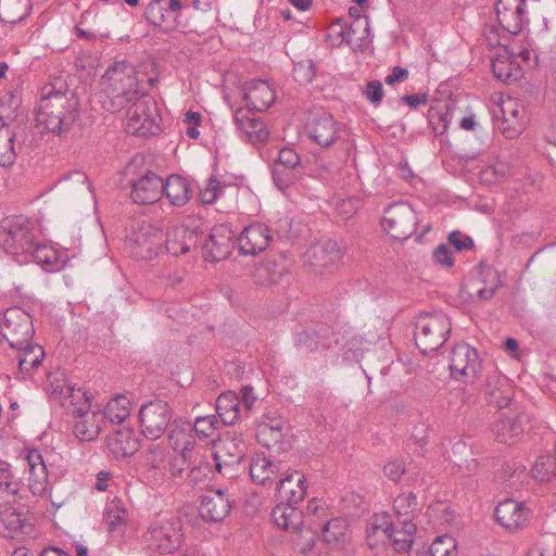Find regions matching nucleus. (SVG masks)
<instances>
[{"label":"nucleus","mask_w":556,"mask_h":556,"mask_svg":"<svg viewBox=\"0 0 556 556\" xmlns=\"http://www.w3.org/2000/svg\"><path fill=\"white\" fill-rule=\"evenodd\" d=\"M496 128L507 139L517 138L527 127L528 113L523 103L507 97L502 99L498 110L494 111Z\"/></svg>","instance_id":"1a4fd4ad"},{"label":"nucleus","mask_w":556,"mask_h":556,"mask_svg":"<svg viewBox=\"0 0 556 556\" xmlns=\"http://www.w3.org/2000/svg\"><path fill=\"white\" fill-rule=\"evenodd\" d=\"M163 232L150 223L142 222L129 241L136 257L148 260L163 251Z\"/></svg>","instance_id":"ddd939ff"},{"label":"nucleus","mask_w":556,"mask_h":556,"mask_svg":"<svg viewBox=\"0 0 556 556\" xmlns=\"http://www.w3.org/2000/svg\"><path fill=\"white\" fill-rule=\"evenodd\" d=\"M245 452L247 443L242 434L227 431L214 445L216 470L228 479L237 477Z\"/></svg>","instance_id":"423d86ee"},{"label":"nucleus","mask_w":556,"mask_h":556,"mask_svg":"<svg viewBox=\"0 0 556 556\" xmlns=\"http://www.w3.org/2000/svg\"><path fill=\"white\" fill-rule=\"evenodd\" d=\"M531 476L539 482H548L556 477V456L541 455L531 467Z\"/></svg>","instance_id":"49530a36"},{"label":"nucleus","mask_w":556,"mask_h":556,"mask_svg":"<svg viewBox=\"0 0 556 556\" xmlns=\"http://www.w3.org/2000/svg\"><path fill=\"white\" fill-rule=\"evenodd\" d=\"M102 85L113 98L116 109L132 102L126 111L124 124L128 134L146 137L160 131L156 102L139 89L132 66L118 62L109 67L102 76Z\"/></svg>","instance_id":"f257e3e1"},{"label":"nucleus","mask_w":556,"mask_h":556,"mask_svg":"<svg viewBox=\"0 0 556 556\" xmlns=\"http://www.w3.org/2000/svg\"><path fill=\"white\" fill-rule=\"evenodd\" d=\"M233 500L224 489H210L202 496L200 515L212 522L223 521L230 513Z\"/></svg>","instance_id":"f3484780"},{"label":"nucleus","mask_w":556,"mask_h":556,"mask_svg":"<svg viewBox=\"0 0 556 556\" xmlns=\"http://www.w3.org/2000/svg\"><path fill=\"white\" fill-rule=\"evenodd\" d=\"M514 394L510 380L497 372H493L484 384V396L489 405L497 408L507 407Z\"/></svg>","instance_id":"b1692460"},{"label":"nucleus","mask_w":556,"mask_h":556,"mask_svg":"<svg viewBox=\"0 0 556 556\" xmlns=\"http://www.w3.org/2000/svg\"><path fill=\"white\" fill-rule=\"evenodd\" d=\"M495 10L501 27L513 35L519 34L529 21L527 0H497Z\"/></svg>","instance_id":"4468645a"},{"label":"nucleus","mask_w":556,"mask_h":556,"mask_svg":"<svg viewBox=\"0 0 556 556\" xmlns=\"http://www.w3.org/2000/svg\"><path fill=\"white\" fill-rule=\"evenodd\" d=\"M0 522L8 529L10 536L18 533H29L31 527L20 514L9 510L0 515Z\"/></svg>","instance_id":"8fccbe9b"},{"label":"nucleus","mask_w":556,"mask_h":556,"mask_svg":"<svg viewBox=\"0 0 556 556\" xmlns=\"http://www.w3.org/2000/svg\"><path fill=\"white\" fill-rule=\"evenodd\" d=\"M101 414L105 416V424H122L130 415V401L124 395L113 397Z\"/></svg>","instance_id":"c03bdc74"},{"label":"nucleus","mask_w":556,"mask_h":556,"mask_svg":"<svg viewBox=\"0 0 556 556\" xmlns=\"http://www.w3.org/2000/svg\"><path fill=\"white\" fill-rule=\"evenodd\" d=\"M305 174V169L295 170L281 165H274L271 169L275 186L283 193L294 187Z\"/></svg>","instance_id":"37998d69"},{"label":"nucleus","mask_w":556,"mask_h":556,"mask_svg":"<svg viewBox=\"0 0 556 556\" xmlns=\"http://www.w3.org/2000/svg\"><path fill=\"white\" fill-rule=\"evenodd\" d=\"M481 369L478 352L465 342L453 346L450 354V370L455 379L473 382Z\"/></svg>","instance_id":"f8f14e48"},{"label":"nucleus","mask_w":556,"mask_h":556,"mask_svg":"<svg viewBox=\"0 0 556 556\" xmlns=\"http://www.w3.org/2000/svg\"><path fill=\"white\" fill-rule=\"evenodd\" d=\"M225 184L220 182L216 177H210L200 189V199L204 204L214 203L224 192Z\"/></svg>","instance_id":"5fc2aeb1"},{"label":"nucleus","mask_w":556,"mask_h":556,"mask_svg":"<svg viewBox=\"0 0 556 556\" xmlns=\"http://www.w3.org/2000/svg\"><path fill=\"white\" fill-rule=\"evenodd\" d=\"M384 475L392 481H399L401 477L406 472L402 462L394 460L388 463L383 468Z\"/></svg>","instance_id":"69168bd1"},{"label":"nucleus","mask_w":556,"mask_h":556,"mask_svg":"<svg viewBox=\"0 0 556 556\" xmlns=\"http://www.w3.org/2000/svg\"><path fill=\"white\" fill-rule=\"evenodd\" d=\"M505 473L507 486L515 491H518L529 478L526 466L516 463L508 465Z\"/></svg>","instance_id":"6e6d98bb"},{"label":"nucleus","mask_w":556,"mask_h":556,"mask_svg":"<svg viewBox=\"0 0 556 556\" xmlns=\"http://www.w3.org/2000/svg\"><path fill=\"white\" fill-rule=\"evenodd\" d=\"M448 317L442 312L422 313L416 323L415 342L422 354L438 351L451 332Z\"/></svg>","instance_id":"20e7f679"},{"label":"nucleus","mask_w":556,"mask_h":556,"mask_svg":"<svg viewBox=\"0 0 556 556\" xmlns=\"http://www.w3.org/2000/svg\"><path fill=\"white\" fill-rule=\"evenodd\" d=\"M31 10L30 0H0V20L15 24L24 20Z\"/></svg>","instance_id":"a19ab883"},{"label":"nucleus","mask_w":556,"mask_h":556,"mask_svg":"<svg viewBox=\"0 0 556 556\" xmlns=\"http://www.w3.org/2000/svg\"><path fill=\"white\" fill-rule=\"evenodd\" d=\"M306 479L299 471L287 473L279 480L276 488L280 502L289 504L300 503L306 494Z\"/></svg>","instance_id":"c85d7f7f"},{"label":"nucleus","mask_w":556,"mask_h":556,"mask_svg":"<svg viewBox=\"0 0 556 556\" xmlns=\"http://www.w3.org/2000/svg\"><path fill=\"white\" fill-rule=\"evenodd\" d=\"M346 531V522L343 519H331L323 526V539L327 544L338 543Z\"/></svg>","instance_id":"864d4df0"},{"label":"nucleus","mask_w":556,"mask_h":556,"mask_svg":"<svg viewBox=\"0 0 556 556\" xmlns=\"http://www.w3.org/2000/svg\"><path fill=\"white\" fill-rule=\"evenodd\" d=\"M34 261L40 265L52 266L56 264L58 253L56 251L47 244H40L36 240L31 243V249L26 252Z\"/></svg>","instance_id":"3c124183"},{"label":"nucleus","mask_w":556,"mask_h":556,"mask_svg":"<svg viewBox=\"0 0 556 556\" xmlns=\"http://www.w3.org/2000/svg\"><path fill=\"white\" fill-rule=\"evenodd\" d=\"M491 67L494 76L505 84L517 81L521 76L519 64L507 51L494 56Z\"/></svg>","instance_id":"72a5a7b5"},{"label":"nucleus","mask_w":556,"mask_h":556,"mask_svg":"<svg viewBox=\"0 0 556 556\" xmlns=\"http://www.w3.org/2000/svg\"><path fill=\"white\" fill-rule=\"evenodd\" d=\"M163 179L153 172H148L132 184L131 198L140 205L153 204L163 195Z\"/></svg>","instance_id":"5701e85b"},{"label":"nucleus","mask_w":556,"mask_h":556,"mask_svg":"<svg viewBox=\"0 0 556 556\" xmlns=\"http://www.w3.org/2000/svg\"><path fill=\"white\" fill-rule=\"evenodd\" d=\"M309 138L323 148H329L339 138V125L329 114L314 116L306 126Z\"/></svg>","instance_id":"4be33fe9"},{"label":"nucleus","mask_w":556,"mask_h":556,"mask_svg":"<svg viewBox=\"0 0 556 556\" xmlns=\"http://www.w3.org/2000/svg\"><path fill=\"white\" fill-rule=\"evenodd\" d=\"M143 538L149 549L160 554H173L184 542L182 522L177 517L154 520Z\"/></svg>","instance_id":"39448f33"},{"label":"nucleus","mask_w":556,"mask_h":556,"mask_svg":"<svg viewBox=\"0 0 556 556\" xmlns=\"http://www.w3.org/2000/svg\"><path fill=\"white\" fill-rule=\"evenodd\" d=\"M198 241L199 233L195 227L175 225L166 233L163 250L165 249L168 253L177 256L195 248Z\"/></svg>","instance_id":"412c9836"},{"label":"nucleus","mask_w":556,"mask_h":556,"mask_svg":"<svg viewBox=\"0 0 556 556\" xmlns=\"http://www.w3.org/2000/svg\"><path fill=\"white\" fill-rule=\"evenodd\" d=\"M163 194L176 206L185 205L191 198V190L188 181L178 175H172L164 182Z\"/></svg>","instance_id":"e433bc0d"},{"label":"nucleus","mask_w":556,"mask_h":556,"mask_svg":"<svg viewBox=\"0 0 556 556\" xmlns=\"http://www.w3.org/2000/svg\"><path fill=\"white\" fill-rule=\"evenodd\" d=\"M448 242L457 250H470L473 247V241L470 237L463 235L459 231H453L448 236Z\"/></svg>","instance_id":"0e129e2a"},{"label":"nucleus","mask_w":556,"mask_h":556,"mask_svg":"<svg viewBox=\"0 0 556 556\" xmlns=\"http://www.w3.org/2000/svg\"><path fill=\"white\" fill-rule=\"evenodd\" d=\"M25 460L28 467V488L34 495H41L48 485V470L41 453L31 450Z\"/></svg>","instance_id":"c756f323"},{"label":"nucleus","mask_w":556,"mask_h":556,"mask_svg":"<svg viewBox=\"0 0 556 556\" xmlns=\"http://www.w3.org/2000/svg\"><path fill=\"white\" fill-rule=\"evenodd\" d=\"M104 427L105 416L101 414V410L88 408L73 417V433L80 441L96 440Z\"/></svg>","instance_id":"aec40b11"},{"label":"nucleus","mask_w":556,"mask_h":556,"mask_svg":"<svg viewBox=\"0 0 556 556\" xmlns=\"http://www.w3.org/2000/svg\"><path fill=\"white\" fill-rule=\"evenodd\" d=\"M35 240L30 220L23 215L9 216L0 223V247L11 255L26 254Z\"/></svg>","instance_id":"0eeeda50"},{"label":"nucleus","mask_w":556,"mask_h":556,"mask_svg":"<svg viewBox=\"0 0 556 556\" xmlns=\"http://www.w3.org/2000/svg\"><path fill=\"white\" fill-rule=\"evenodd\" d=\"M216 416L225 426L233 425L240 416V400L233 392L220 394L216 400Z\"/></svg>","instance_id":"c9c22d12"},{"label":"nucleus","mask_w":556,"mask_h":556,"mask_svg":"<svg viewBox=\"0 0 556 556\" xmlns=\"http://www.w3.org/2000/svg\"><path fill=\"white\" fill-rule=\"evenodd\" d=\"M418 508V503L415 494H401L393 502V509L395 511L396 517L401 521H410L415 517V514Z\"/></svg>","instance_id":"de8ad7c7"},{"label":"nucleus","mask_w":556,"mask_h":556,"mask_svg":"<svg viewBox=\"0 0 556 556\" xmlns=\"http://www.w3.org/2000/svg\"><path fill=\"white\" fill-rule=\"evenodd\" d=\"M251 110V108L238 109L235 113L233 119L237 129L245 137V139L251 143H256L267 139L268 130L264 123Z\"/></svg>","instance_id":"393cba45"},{"label":"nucleus","mask_w":556,"mask_h":556,"mask_svg":"<svg viewBox=\"0 0 556 556\" xmlns=\"http://www.w3.org/2000/svg\"><path fill=\"white\" fill-rule=\"evenodd\" d=\"M219 419L215 415L198 417L193 425L189 421H180V433L194 431L200 439H206L214 434L219 428Z\"/></svg>","instance_id":"79ce46f5"},{"label":"nucleus","mask_w":556,"mask_h":556,"mask_svg":"<svg viewBox=\"0 0 556 556\" xmlns=\"http://www.w3.org/2000/svg\"><path fill=\"white\" fill-rule=\"evenodd\" d=\"M270 241V230L262 223H253L249 225L238 237L240 252L245 255H256L265 251Z\"/></svg>","instance_id":"6ab92c4d"},{"label":"nucleus","mask_w":556,"mask_h":556,"mask_svg":"<svg viewBox=\"0 0 556 556\" xmlns=\"http://www.w3.org/2000/svg\"><path fill=\"white\" fill-rule=\"evenodd\" d=\"M294 505L280 502L273 508L271 519L279 529L296 534L300 533L294 541V546L298 552L306 554L314 547L315 533L309 529L302 530L303 515Z\"/></svg>","instance_id":"6e6552de"},{"label":"nucleus","mask_w":556,"mask_h":556,"mask_svg":"<svg viewBox=\"0 0 556 556\" xmlns=\"http://www.w3.org/2000/svg\"><path fill=\"white\" fill-rule=\"evenodd\" d=\"M64 181H72L77 185L81 192H91L90 186L87 184L88 178L81 172H73L64 178Z\"/></svg>","instance_id":"338daca9"},{"label":"nucleus","mask_w":556,"mask_h":556,"mask_svg":"<svg viewBox=\"0 0 556 556\" xmlns=\"http://www.w3.org/2000/svg\"><path fill=\"white\" fill-rule=\"evenodd\" d=\"M18 148L15 129L0 119V166L12 165L16 159Z\"/></svg>","instance_id":"f704fd0d"},{"label":"nucleus","mask_w":556,"mask_h":556,"mask_svg":"<svg viewBox=\"0 0 556 556\" xmlns=\"http://www.w3.org/2000/svg\"><path fill=\"white\" fill-rule=\"evenodd\" d=\"M78 118V100L74 92L66 89L50 88L40 98L36 111L37 126L53 135L68 132Z\"/></svg>","instance_id":"f03ea898"},{"label":"nucleus","mask_w":556,"mask_h":556,"mask_svg":"<svg viewBox=\"0 0 556 556\" xmlns=\"http://www.w3.org/2000/svg\"><path fill=\"white\" fill-rule=\"evenodd\" d=\"M1 333L10 348L25 345L35 333L30 315L20 306L8 308L3 314Z\"/></svg>","instance_id":"9d476101"},{"label":"nucleus","mask_w":556,"mask_h":556,"mask_svg":"<svg viewBox=\"0 0 556 556\" xmlns=\"http://www.w3.org/2000/svg\"><path fill=\"white\" fill-rule=\"evenodd\" d=\"M232 230L227 225H217L212 228L208 238L203 245L205 261L217 262L225 260L233 247Z\"/></svg>","instance_id":"a211bd4d"},{"label":"nucleus","mask_w":556,"mask_h":556,"mask_svg":"<svg viewBox=\"0 0 556 556\" xmlns=\"http://www.w3.org/2000/svg\"><path fill=\"white\" fill-rule=\"evenodd\" d=\"M431 556H457V544L448 534L437 536L430 546Z\"/></svg>","instance_id":"603ef678"},{"label":"nucleus","mask_w":556,"mask_h":556,"mask_svg":"<svg viewBox=\"0 0 556 556\" xmlns=\"http://www.w3.org/2000/svg\"><path fill=\"white\" fill-rule=\"evenodd\" d=\"M530 508L523 502L506 498L495 508L496 521L508 531L520 530L529 523Z\"/></svg>","instance_id":"dca6fc26"},{"label":"nucleus","mask_w":556,"mask_h":556,"mask_svg":"<svg viewBox=\"0 0 556 556\" xmlns=\"http://www.w3.org/2000/svg\"><path fill=\"white\" fill-rule=\"evenodd\" d=\"M364 93L372 104H379L383 97L382 84L379 80H370L366 85Z\"/></svg>","instance_id":"e2e57ef3"},{"label":"nucleus","mask_w":556,"mask_h":556,"mask_svg":"<svg viewBox=\"0 0 556 556\" xmlns=\"http://www.w3.org/2000/svg\"><path fill=\"white\" fill-rule=\"evenodd\" d=\"M54 396H58L61 405L67 413L74 417L90 408V399L87 392L81 388H75L72 384H63L53 390Z\"/></svg>","instance_id":"cd10ccee"},{"label":"nucleus","mask_w":556,"mask_h":556,"mask_svg":"<svg viewBox=\"0 0 556 556\" xmlns=\"http://www.w3.org/2000/svg\"><path fill=\"white\" fill-rule=\"evenodd\" d=\"M401 529H395L392 526V533L387 542H390L396 552L404 553L410 548L414 542L416 526L410 521H401Z\"/></svg>","instance_id":"a18cd8bd"},{"label":"nucleus","mask_w":556,"mask_h":556,"mask_svg":"<svg viewBox=\"0 0 556 556\" xmlns=\"http://www.w3.org/2000/svg\"><path fill=\"white\" fill-rule=\"evenodd\" d=\"M18 491V483L11 478L0 481V506L13 504Z\"/></svg>","instance_id":"052dcab7"},{"label":"nucleus","mask_w":556,"mask_h":556,"mask_svg":"<svg viewBox=\"0 0 556 556\" xmlns=\"http://www.w3.org/2000/svg\"><path fill=\"white\" fill-rule=\"evenodd\" d=\"M528 421L527 414L519 409H511L498 415L493 424L492 432L498 442L513 443L525 433Z\"/></svg>","instance_id":"2eb2a0df"},{"label":"nucleus","mask_w":556,"mask_h":556,"mask_svg":"<svg viewBox=\"0 0 556 556\" xmlns=\"http://www.w3.org/2000/svg\"><path fill=\"white\" fill-rule=\"evenodd\" d=\"M274 165H281L287 168H295V170L305 169V165L301 156L292 148H282Z\"/></svg>","instance_id":"4d7b16f0"},{"label":"nucleus","mask_w":556,"mask_h":556,"mask_svg":"<svg viewBox=\"0 0 556 556\" xmlns=\"http://www.w3.org/2000/svg\"><path fill=\"white\" fill-rule=\"evenodd\" d=\"M173 410L162 400H154L141 405L139 410V422L142 434L152 441L160 439L168 429V439L177 445L179 441V429L181 420H174Z\"/></svg>","instance_id":"7ed1b4c3"},{"label":"nucleus","mask_w":556,"mask_h":556,"mask_svg":"<svg viewBox=\"0 0 556 556\" xmlns=\"http://www.w3.org/2000/svg\"><path fill=\"white\" fill-rule=\"evenodd\" d=\"M293 76L294 79L302 85L311 83L315 77V65L313 61L304 60L296 63L293 67Z\"/></svg>","instance_id":"bf43d9fd"},{"label":"nucleus","mask_w":556,"mask_h":556,"mask_svg":"<svg viewBox=\"0 0 556 556\" xmlns=\"http://www.w3.org/2000/svg\"><path fill=\"white\" fill-rule=\"evenodd\" d=\"M408 78V71L404 67L394 66L392 73L384 78L387 85L404 81Z\"/></svg>","instance_id":"774afa93"},{"label":"nucleus","mask_w":556,"mask_h":556,"mask_svg":"<svg viewBox=\"0 0 556 556\" xmlns=\"http://www.w3.org/2000/svg\"><path fill=\"white\" fill-rule=\"evenodd\" d=\"M391 517L387 513L375 514L368 521L366 527L367 539L374 540L375 543H387L392 533Z\"/></svg>","instance_id":"ea45409f"},{"label":"nucleus","mask_w":556,"mask_h":556,"mask_svg":"<svg viewBox=\"0 0 556 556\" xmlns=\"http://www.w3.org/2000/svg\"><path fill=\"white\" fill-rule=\"evenodd\" d=\"M106 447L115 458L128 457L139 450L140 440L132 429L123 428L108 435Z\"/></svg>","instance_id":"bb28decb"},{"label":"nucleus","mask_w":556,"mask_h":556,"mask_svg":"<svg viewBox=\"0 0 556 556\" xmlns=\"http://www.w3.org/2000/svg\"><path fill=\"white\" fill-rule=\"evenodd\" d=\"M242 90L248 108L254 111L267 110L276 99L274 89L266 80H250L243 85Z\"/></svg>","instance_id":"a878e982"},{"label":"nucleus","mask_w":556,"mask_h":556,"mask_svg":"<svg viewBox=\"0 0 556 556\" xmlns=\"http://www.w3.org/2000/svg\"><path fill=\"white\" fill-rule=\"evenodd\" d=\"M166 8L162 0H152L144 10L146 20L153 26H162L165 22Z\"/></svg>","instance_id":"13d9d810"},{"label":"nucleus","mask_w":556,"mask_h":556,"mask_svg":"<svg viewBox=\"0 0 556 556\" xmlns=\"http://www.w3.org/2000/svg\"><path fill=\"white\" fill-rule=\"evenodd\" d=\"M11 349L14 351L12 357L16 361L20 372L25 377H30L45 358L43 349L38 344H33L31 341L20 348Z\"/></svg>","instance_id":"7c9ffc66"},{"label":"nucleus","mask_w":556,"mask_h":556,"mask_svg":"<svg viewBox=\"0 0 556 556\" xmlns=\"http://www.w3.org/2000/svg\"><path fill=\"white\" fill-rule=\"evenodd\" d=\"M383 230L396 240L409 238L417 226V215L406 203L400 202L389 205L384 210L381 220Z\"/></svg>","instance_id":"9b49d317"},{"label":"nucleus","mask_w":556,"mask_h":556,"mask_svg":"<svg viewBox=\"0 0 556 556\" xmlns=\"http://www.w3.org/2000/svg\"><path fill=\"white\" fill-rule=\"evenodd\" d=\"M167 447L161 442H151L143 454V466L150 478L160 480L165 472Z\"/></svg>","instance_id":"2f4dec72"},{"label":"nucleus","mask_w":556,"mask_h":556,"mask_svg":"<svg viewBox=\"0 0 556 556\" xmlns=\"http://www.w3.org/2000/svg\"><path fill=\"white\" fill-rule=\"evenodd\" d=\"M127 519V511L118 501L109 503L103 513V522L108 531L112 532L122 527Z\"/></svg>","instance_id":"09e8293b"},{"label":"nucleus","mask_w":556,"mask_h":556,"mask_svg":"<svg viewBox=\"0 0 556 556\" xmlns=\"http://www.w3.org/2000/svg\"><path fill=\"white\" fill-rule=\"evenodd\" d=\"M333 30L339 28L337 34L342 38V41H345L348 45H352L353 41H362L369 35V22L367 17H358L355 18L349 25L346 23L342 24L341 22H337L332 26Z\"/></svg>","instance_id":"58836bf2"},{"label":"nucleus","mask_w":556,"mask_h":556,"mask_svg":"<svg viewBox=\"0 0 556 556\" xmlns=\"http://www.w3.org/2000/svg\"><path fill=\"white\" fill-rule=\"evenodd\" d=\"M433 261L435 264L444 266V267H452L454 265V257L451 249L446 244H440L434 251H433Z\"/></svg>","instance_id":"680f3d73"},{"label":"nucleus","mask_w":556,"mask_h":556,"mask_svg":"<svg viewBox=\"0 0 556 556\" xmlns=\"http://www.w3.org/2000/svg\"><path fill=\"white\" fill-rule=\"evenodd\" d=\"M477 299L488 301L493 298L496 290L501 286V279L493 268L484 267L480 270L479 276L473 281Z\"/></svg>","instance_id":"4c0bfd02"},{"label":"nucleus","mask_w":556,"mask_h":556,"mask_svg":"<svg viewBox=\"0 0 556 556\" xmlns=\"http://www.w3.org/2000/svg\"><path fill=\"white\" fill-rule=\"evenodd\" d=\"M250 477L257 484H266L279 472V464L263 453L255 454L249 466Z\"/></svg>","instance_id":"473e14b6"}]
</instances>
